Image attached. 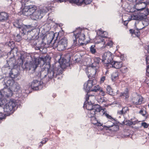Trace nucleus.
Returning a JSON list of instances; mask_svg holds the SVG:
<instances>
[{"mask_svg":"<svg viewBox=\"0 0 149 149\" xmlns=\"http://www.w3.org/2000/svg\"><path fill=\"white\" fill-rule=\"evenodd\" d=\"M21 21V20L20 19H17L15 20L13 24L14 26L19 29L22 28V25Z\"/></svg>","mask_w":149,"mask_h":149,"instance_id":"obj_31","label":"nucleus"},{"mask_svg":"<svg viewBox=\"0 0 149 149\" xmlns=\"http://www.w3.org/2000/svg\"><path fill=\"white\" fill-rule=\"evenodd\" d=\"M22 27V29L21 33V35L22 36H24L25 35L27 34L28 32L29 31L31 28V27L30 25H28V26L25 25L24 27Z\"/></svg>","mask_w":149,"mask_h":149,"instance_id":"obj_20","label":"nucleus"},{"mask_svg":"<svg viewBox=\"0 0 149 149\" xmlns=\"http://www.w3.org/2000/svg\"><path fill=\"white\" fill-rule=\"evenodd\" d=\"M107 92L109 95H113L115 94V92L110 85H108L106 88Z\"/></svg>","mask_w":149,"mask_h":149,"instance_id":"obj_35","label":"nucleus"},{"mask_svg":"<svg viewBox=\"0 0 149 149\" xmlns=\"http://www.w3.org/2000/svg\"><path fill=\"white\" fill-rule=\"evenodd\" d=\"M6 86L7 87L9 86L12 88L13 86H14L15 82L13 79H9L6 81L5 82Z\"/></svg>","mask_w":149,"mask_h":149,"instance_id":"obj_27","label":"nucleus"},{"mask_svg":"<svg viewBox=\"0 0 149 149\" xmlns=\"http://www.w3.org/2000/svg\"><path fill=\"white\" fill-rule=\"evenodd\" d=\"M119 128L118 125L113 124V125L109 128V130L111 132H116L119 130Z\"/></svg>","mask_w":149,"mask_h":149,"instance_id":"obj_37","label":"nucleus"},{"mask_svg":"<svg viewBox=\"0 0 149 149\" xmlns=\"http://www.w3.org/2000/svg\"><path fill=\"white\" fill-rule=\"evenodd\" d=\"M119 74L118 72H114L112 75V77L114 79L118 78Z\"/></svg>","mask_w":149,"mask_h":149,"instance_id":"obj_51","label":"nucleus"},{"mask_svg":"<svg viewBox=\"0 0 149 149\" xmlns=\"http://www.w3.org/2000/svg\"><path fill=\"white\" fill-rule=\"evenodd\" d=\"M47 64H49L50 66L49 69V70L47 71L48 78L51 79L54 77H56L58 73H57V71H56V68H55L54 65L51 66L50 63Z\"/></svg>","mask_w":149,"mask_h":149,"instance_id":"obj_8","label":"nucleus"},{"mask_svg":"<svg viewBox=\"0 0 149 149\" xmlns=\"http://www.w3.org/2000/svg\"><path fill=\"white\" fill-rule=\"evenodd\" d=\"M35 34V32L33 31V29H31L28 32L27 34V40H30L31 39L33 38V36H34Z\"/></svg>","mask_w":149,"mask_h":149,"instance_id":"obj_32","label":"nucleus"},{"mask_svg":"<svg viewBox=\"0 0 149 149\" xmlns=\"http://www.w3.org/2000/svg\"><path fill=\"white\" fill-rule=\"evenodd\" d=\"M33 90H38L41 89L43 87V82L37 80H33L31 86Z\"/></svg>","mask_w":149,"mask_h":149,"instance_id":"obj_9","label":"nucleus"},{"mask_svg":"<svg viewBox=\"0 0 149 149\" xmlns=\"http://www.w3.org/2000/svg\"><path fill=\"white\" fill-rule=\"evenodd\" d=\"M128 24V22L127 21H125L124 22V24L125 26H127Z\"/></svg>","mask_w":149,"mask_h":149,"instance_id":"obj_63","label":"nucleus"},{"mask_svg":"<svg viewBox=\"0 0 149 149\" xmlns=\"http://www.w3.org/2000/svg\"><path fill=\"white\" fill-rule=\"evenodd\" d=\"M113 44V42L112 41H110L109 42H108L107 43V44L106 45H107L108 46H111Z\"/></svg>","mask_w":149,"mask_h":149,"instance_id":"obj_60","label":"nucleus"},{"mask_svg":"<svg viewBox=\"0 0 149 149\" xmlns=\"http://www.w3.org/2000/svg\"><path fill=\"white\" fill-rule=\"evenodd\" d=\"M92 97V95H90L88 94H87L86 96V101L85 102L84 104V107H85L86 109L89 111L91 110L92 109L93 107V104L92 103L90 100V102L88 101L90 97Z\"/></svg>","mask_w":149,"mask_h":149,"instance_id":"obj_13","label":"nucleus"},{"mask_svg":"<svg viewBox=\"0 0 149 149\" xmlns=\"http://www.w3.org/2000/svg\"><path fill=\"white\" fill-rule=\"evenodd\" d=\"M141 125L144 128L149 127V124H148L146 122H142L141 123Z\"/></svg>","mask_w":149,"mask_h":149,"instance_id":"obj_55","label":"nucleus"},{"mask_svg":"<svg viewBox=\"0 0 149 149\" xmlns=\"http://www.w3.org/2000/svg\"><path fill=\"white\" fill-rule=\"evenodd\" d=\"M100 86L98 85H97L94 86L93 88H92L90 91H93L95 92H97V91H99L100 90Z\"/></svg>","mask_w":149,"mask_h":149,"instance_id":"obj_44","label":"nucleus"},{"mask_svg":"<svg viewBox=\"0 0 149 149\" xmlns=\"http://www.w3.org/2000/svg\"><path fill=\"white\" fill-rule=\"evenodd\" d=\"M68 40L64 37L60 40L58 42L56 46L57 49L59 51H61L65 49L67 46Z\"/></svg>","mask_w":149,"mask_h":149,"instance_id":"obj_7","label":"nucleus"},{"mask_svg":"<svg viewBox=\"0 0 149 149\" xmlns=\"http://www.w3.org/2000/svg\"><path fill=\"white\" fill-rule=\"evenodd\" d=\"M142 3H143L144 4H145V6H144L143 7V8H141L140 9H137V10H143L145 8L146 6V3L145 2H141V3H136V5H139L140 6H140V5H141V4Z\"/></svg>","mask_w":149,"mask_h":149,"instance_id":"obj_54","label":"nucleus"},{"mask_svg":"<svg viewBox=\"0 0 149 149\" xmlns=\"http://www.w3.org/2000/svg\"><path fill=\"white\" fill-rule=\"evenodd\" d=\"M13 94V92L10 88H4L0 91V95L2 97H10L12 96Z\"/></svg>","mask_w":149,"mask_h":149,"instance_id":"obj_12","label":"nucleus"},{"mask_svg":"<svg viewBox=\"0 0 149 149\" xmlns=\"http://www.w3.org/2000/svg\"><path fill=\"white\" fill-rule=\"evenodd\" d=\"M16 70V69L14 68L12 69L9 73L10 77L12 79L15 78L17 76V73H15V71Z\"/></svg>","mask_w":149,"mask_h":149,"instance_id":"obj_33","label":"nucleus"},{"mask_svg":"<svg viewBox=\"0 0 149 149\" xmlns=\"http://www.w3.org/2000/svg\"><path fill=\"white\" fill-rule=\"evenodd\" d=\"M97 81L95 79H89L85 83L84 85V89L87 93L90 91L93 86L96 84Z\"/></svg>","mask_w":149,"mask_h":149,"instance_id":"obj_6","label":"nucleus"},{"mask_svg":"<svg viewBox=\"0 0 149 149\" xmlns=\"http://www.w3.org/2000/svg\"><path fill=\"white\" fill-rule=\"evenodd\" d=\"M127 123L125 124V125H134L135 124L137 123L138 122L137 120L132 122L128 120V121H127Z\"/></svg>","mask_w":149,"mask_h":149,"instance_id":"obj_50","label":"nucleus"},{"mask_svg":"<svg viewBox=\"0 0 149 149\" xmlns=\"http://www.w3.org/2000/svg\"><path fill=\"white\" fill-rule=\"evenodd\" d=\"M139 113L143 116L146 117L147 116V113L146 110H144L143 109H141L139 111Z\"/></svg>","mask_w":149,"mask_h":149,"instance_id":"obj_48","label":"nucleus"},{"mask_svg":"<svg viewBox=\"0 0 149 149\" xmlns=\"http://www.w3.org/2000/svg\"><path fill=\"white\" fill-rule=\"evenodd\" d=\"M10 59L7 62L8 65L9 66L14 67L16 64V60L15 56L9 57Z\"/></svg>","mask_w":149,"mask_h":149,"instance_id":"obj_21","label":"nucleus"},{"mask_svg":"<svg viewBox=\"0 0 149 149\" xmlns=\"http://www.w3.org/2000/svg\"><path fill=\"white\" fill-rule=\"evenodd\" d=\"M96 113L93 110L91 109L88 111L87 113V116L90 118H92L95 117V116Z\"/></svg>","mask_w":149,"mask_h":149,"instance_id":"obj_40","label":"nucleus"},{"mask_svg":"<svg viewBox=\"0 0 149 149\" xmlns=\"http://www.w3.org/2000/svg\"><path fill=\"white\" fill-rule=\"evenodd\" d=\"M106 79V77L105 76H103L100 79V82L101 83H103L104 80Z\"/></svg>","mask_w":149,"mask_h":149,"instance_id":"obj_58","label":"nucleus"},{"mask_svg":"<svg viewBox=\"0 0 149 149\" xmlns=\"http://www.w3.org/2000/svg\"><path fill=\"white\" fill-rule=\"evenodd\" d=\"M30 64L29 70L32 69V70L34 71L38 67V64L37 63L36 61H30Z\"/></svg>","mask_w":149,"mask_h":149,"instance_id":"obj_28","label":"nucleus"},{"mask_svg":"<svg viewBox=\"0 0 149 149\" xmlns=\"http://www.w3.org/2000/svg\"><path fill=\"white\" fill-rule=\"evenodd\" d=\"M15 85L14 86H13L12 88H14L15 90V89L17 90H19L20 88V85L18 84L17 83H15L14 84Z\"/></svg>","mask_w":149,"mask_h":149,"instance_id":"obj_53","label":"nucleus"},{"mask_svg":"<svg viewBox=\"0 0 149 149\" xmlns=\"http://www.w3.org/2000/svg\"><path fill=\"white\" fill-rule=\"evenodd\" d=\"M128 70V68L125 66H122L120 68V71L122 73H126L127 72Z\"/></svg>","mask_w":149,"mask_h":149,"instance_id":"obj_43","label":"nucleus"},{"mask_svg":"<svg viewBox=\"0 0 149 149\" xmlns=\"http://www.w3.org/2000/svg\"><path fill=\"white\" fill-rule=\"evenodd\" d=\"M75 39L73 40V43L75 46H77V39L79 38V42L80 44H83L85 39V31L80 29H77L73 32Z\"/></svg>","mask_w":149,"mask_h":149,"instance_id":"obj_1","label":"nucleus"},{"mask_svg":"<svg viewBox=\"0 0 149 149\" xmlns=\"http://www.w3.org/2000/svg\"><path fill=\"white\" fill-rule=\"evenodd\" d=\"M4 104L3 100H2L0 98V106L3 105Z\"/></svg>","mask_w":149,"mask_h":149,"instance_id":"obj_62","label":"nucleus"},{"mask_svg":"<svg viewBox=\"0 0 149 149\" xmlns=\"http://www.w3.org/2000/svg\"><path fill=\"white\" fill-rule=\"evenodd\" d=\"M64 31L62 30V31H60L58 33H49L47 35V39L48 42L49 43H52L53 40H54V43H56V41H57L58 38L63 35Z\"/></svg>","mask_w":149,"mask_h":149,"instance_id":"obj_4","label":"nucleus"},{"mask_svg":"<svg viewBox=\"0 0 149 149\" xmlns=\"http://www.w3.org/2000/svg\"><path fill=\"white\" fill-rule=\"evenodd\" d=\"M123 65V63L121 61H113L111 64V67L118 69L121 67Z\"/></svg>","mask_w":149,"mask_h":149,"instance_id":"obj_19","label":"nucleus"},{"mask_svg":"<svg viewBox=\"0 0 149 149\" xmlns=\"http://www.w3.org/2000/svg\"><path fill=\"white\" fill-rule=\"evenodd\" d=\"M99 35L103 38H107L108 36V33L105 31H99Z\"/></svg>","mask_w":149,"mask_h":149,"instance_id":"obj_41","label":"nucleus"},{"mask_svg":"<svg viewBox=\"0 0 149 149\" xmlns=\"http://www.w3.org/2000/svg\"><path fill=\"white\" fill-rule=\"evenodd\" d=\"M93 110L97 113L100 112L102 110V108L99 105L96 104L93 106Z\"/></svg>","mask_w":149,"mask_h":149,"instance_id":"obj_34","label":"nucleus"},{"mask_svg":"<svg viewBox=\"0 0 149 149\" xmlns=\"http://www.w3.org/2000/svg\"><path fill=\"white\" fill-rule=\"evenodd\" d=\"M23 14L24 15L27 16H30V18L32 14L31 12L28 10L27 6H25L24 7L23 10Z\"/></svg>","mask_w":149,"mask_h":149,"instance_id":"obj_29","label":"nucleus"},{"mask_svg":"<svg viewBox=\"0 0 149 149\" xmlns=\"http://www.w3.org/2000/svg\"><path fill=\"white\" fill-rule=\"evenodd\" d=\"M46 142V140H42V141H41L40 142L39 144V146H42L43 144L45 143Z\"/></svg>","mask_w":149,"mask_h":149,"instance_id":"obj_57","label":"nucleus"},{"mask_svg":"<svg viewBox=\"0 0 149 149\" xmlns=\"http://www.w3.org/2000/svg\"><path fill=\"white\" fill-rule=\"evenodd\" d=\"M144 27L142 28H136L135 29L133 30V29H130L129 30V32L132 35V36L134 37H137L139 38L140 35V30H141Z\"/></svg>","mask_w":149,"mask_h":149,"instance_id":"obj_18","label":"nucleus"},{"mask_svg":"<svg viewBox=\"0 0 149 149\" xmlns=\"http://www.w3.org/2000/svg\"><path fill=\"white\" fill-rule=\"evenodd\" d=\"M9 18L8 14L5 12L0 13V22H3L8 19Z\"/></svg>","mask_w":149,"mask_h":149,"instance_id":"obj_22","label":"nucleus"},{"mask_svg":"<svg viewBox=\"0 0 149 149\" xmlns=\"http://www.w3.org/2000/svg\"><path fill=\"white\" fill-rule=\"evenodd\" d=\"M120 96L125 99L128 98L129 97V90L126 88L124 92L120 93Z\"/></svg>","mask_w":149,"mask_h":149,"instance_id":"obj_23","label":"nucleus"},{"mask_svg":"<svg viewBox=\"0 0 149 149\" xmlns=\"http://www.w3.org/2000/svg\"><path fill=\"white\" fill-rule=\"evenodd\" d=\"M129 110V109L127 107H123L121 110L118 111V113L120 115H122L125 114L127 111Z\"/></svg>","mask_w":149,"mask_h":149,"instance_id":"obj_39","label":"nucleus"},{"mask_svg":"<svg viewBox=\"0 0 149 149\" xmlns=\"http://www.w3.org/2000/svg\"><path fill=\"white\" fill-rule=\"evenodd\" d=\"M29 40L30 41L29 43L33 47H35V48L36 50H40L41 53L43 54L44 53V52H43V50L46 48V44L45 43L42 42L38 46H36L37 43V42L38 41L37 40L32 38L30 40Z\"/></svg>","mask_w":149,"mask_h":149,"instance_id":"obj_5","label":"nucleus"},{"mask_svg":"<svg viewBox=\"0 0 149 149\" xmlns=\"http://www.w3.org/2000/svg\"><path fill=\"white\" fill-rule=\"evenodd\" d=\"M49 64H46L44 66V70H42L39 72L38 75V77L41 79L42 77L47 76V74H46L47 71L49 70Z\"/></svg>","mask_w":149,"mask_h":149,"instance_id":"obj_17","label":"nucleus"},{"mask_svg":"<svg viewBox=\"0 0 149 149\" xmlns=\"http://www.w3.org/2000/svg\"><path fill=\"white\" fill-rule=\"evenodd\" d=\"M100 92V94L102 96H104L105 94V92L104 91L102 88H100V90H99Z\"/></svg>","mask_w":149,"mask_h":149,"instance_id":"obj_56","label":"nucleus"},{"mask_svg":"<svg viewBox=\"0 0 149 149\" xmlns=\"http://www.w3.org/2000/svg\"><path fill=\"white\" fill-rule=\"evenodd\" d=\"M17 105L16 101L15 100L11 99L4 106V111L6 114L10 115L15 111V108Z\"/></svg>","mask_w":149,"mask_h":149,"instance_id":"obj_2","label":"nucleus"},{"mask_svg":"<svg viewBox=\"0 0 149 149\" xmlns=\"http://www.w3.org/2000/svg\"><path fill=\"white\" fill-rule=\"evenodd\" d=\"M144 16L143 15L139 16H138L136 15H132L131 16V20H136L138 23H139V20H142L144 18Z\"/></svg>","mask_w":149,"mask_h":149,"instance_id":"obj_30","label":"nucleus"},{"mask_svg":"<svg viewBox=\"0 0 149 149\" xmlns=\"http://www.w3.org/2000/svg\"><path fill=\"white\" fill-rule=\"evenodd\" d=\"M113 55L110 52H105L102 56V61L106 64L107 68L111 67V64L113 62Z\"/></svg>","mask_w":149,"mask_h":149,"instance_id":"obj_3","label":"nucleus"},{"mask_svg":"<svg viewBox=\"0 0 149 149\" xmlns=\"http://www.w3.org/2000/svg\"><path fill=\"white\" fill-rule=\"evenodd\" d=\"M27 6L28 10L31 12L32 14L36 10L37 7L34 5H29Z\"/></svg>","mask_w":149,"mask_h":149,"instance_id":"obj_38","label":"nucleus"},{"mask_svg":"<svg viewBox=\"0 0 149 149\" xmlns=\"http://www.w3.org/2000/svg\"><path fill=\"white\" fill-rule=\"evenodd\" d=\"M30 62H26L24 64V65L23 67L24 68L26 69H28L29 70V68L30 67Z\"/></svg>","mask_w":149,"mask_h":149,"instance_id":"obj_52","label":"nucleus"},{"mask_svg":"<svg viewBox=\"0 0 149 149\" xmlns=\"http://www.w3.org/2000/svg\"><path fill=\"white\" fill-rule=\"evenodd\" d=\"M12 44H13L12 47L13 48L11 47V50L10 52L8 53L7 55L8 57H9L10 55H11V54H12V56H15V54L17 55V53L18 52V49L17 47H15V44L13 41L10 42L8 44V45L9 46H10Z\"/></svg>","mask_w":149,"mask_h":149,"instance_id":"obj_14","label":"nucleus"},{"mask_svg":"<svg viewBox=\"0 0 149 149\" xmlns=\"http://www.w3.org/2000/svg\"><path fill=\"white\" fill-rule=\"evenodd\" d=\"M92 0H69L70 3H75L78 5H81L84 3L86 4H90Z\"/></svg>","mask_w":149,"mask_h":149,"instance_id":"obj_16","label":"nucleus"},{"mask_svg":"<svg viewBox=\"0 0 149 149\" xmlns=\"http://www.w3.org/2000/svg\"><path fill=\"white\" fill-rule=\"evenodd\" d=\"M44 13L41 10H36L31 15V18L33 20H37L42 18Z\"/></svg>","mask_w":149,"mask_h":149,"instance_id":"obj_10","label":"nucleus"},{"mask_svg":"<svg viewBox=\"0 0 149 149\" xmlns=\"http://www.w3.org/2000/svg\"><path fill=\"white\" fill-rule=\"evenodd\" d=\"M146 72H147L146 75L148 76H149V75H148V74H149V65H148L147 66Z\"/></svg>","mask_w":149,"mask_h":149,"instance_id":"obj_61","label":"nucleus"},{"mask_svg":"<svg viewBox=\"0 0 149 149\" xmlns=\"http://www.w3.org/2000/svg\"><path fill=\"white\" fill-rule=\"evenodd\" d=\"M59 56L60 58L58 59V60L60 67L62 68H64L65 66V63H66V61L65 58H62L61 55L59 54Z\"/></svg>","mask_w":149,"mask_h":149,"instance_id":"obj_24","label":"nucleus"},{"mask_svg":"<svg viewBox=\"0 0 149 149\" xmlns=\"http://www.w3.org/2000/svg\"><path fill=\"white\" fill-rule=\"evenodd\" d=\"M146 64H149V55L146 56Z\"/></svg>","mask_w":149,"mask_h":149,"instance_id":"obj_59","label":"nucleus"},{"mask_svg":"<svg viewBox=\"0 0 149 149\" xmlns=\"http://www.w3.org/2000/svg\"><path fill=\"white\" fill-rule=\"evenodd\" d=\"M91 121L92 124L95 126H101L102 125V124L99 122L95 117L91 118Z\"/></svg>","mask_w":149,"mask_h":149,"instance_id":"obj_26","label":"nucleus"},{"mask_svg":"<svg viewBox=\"0 0 149 149\" xmlns=\"http://www.w3.org/2000/svg\"><path fill=\"white\" fill-rule=\"evenodd\" d=\"M105 116L108 119V120H111L112 122H115V120L110 115H109L107 113H104Z\"/></svg>","mask_w":149,"mask_h":149,"instance_id":"obj_45","label":"nucleus"},{"mask_svg":"<svg viewBox=\"0 0 149 149\" xmlns=\"http://www.w3.org/2000/svg\"><path fill=\"white\" fill-rule=\"evenodd\" d=\"M94 62L93 63L92 65V67L94 68L97 67L98 68L99 66V63L100 62V59L98 57H94Z\"/></svg>","mask_w":149,"mask_h":149,"instance_id":"obj_25","label":"nucleus"},{"mask_svg":"<svg viewBox=\"0 0 149 149\" xmlns=\"http://www.w3.org/2000/svg\"><path fill=\"white\" fill-rule=\"evenodd\" d=\"M132 100L133 104L135 105H141L144 102V98L141 96L134 97Z\"/></svg>","mask_w":149,"mask_h":149,"instance_id":"obj_15","label":"nucleus"},{"mask_svg":"<svg viewBox=\"0 0 149 149\" xmlns=\"http://www.w3.org/2000/svg\"><path fill=\"white\" fill-rule=\"evenodd\" d=\"M24 61V59L21 58H18L17 60V62H16V65L18 66L19 67L22 66L23 65Z\"/></svg>","mask_w":149,"mask_h":149,"instance_id":"obj_42","label":"nucleus"},{"mask_svg":"<svg viewBox=\"0 0 149 149\" xmlns=\"http://www.w3.org/2000/svg\"><path fill=\"white\" fill-rule=\"evenodd\" d=\"M95 45H93L90 47V51L92 54H95L96 52V50L95 48Z\"/></svg>","mask_w":149,"mask_h":149,"instance_id":"obj_49","label":"nucleus"},{"mask_svg":"<svg viewBox=\"0 0 149 149\" xmlns=\"http://www.w3.org/2000/svg\"><path fill=\"white\" fill-rule=\"evenodd\" d=\"M115 122H112L111 120H108L106 123V127L108 128V129L110 128L111 126L113 125V124H115Z\"/></svg>","mask_w":149,"mask_h":149,"instance_id":"obj_46","label":"nucleus"},{"mask_svg":"<svg viewBox=\"0 0 149 149\" xmlns=\"http://www.w3.org/2000/svg\"><path fill=\"white\" fill-rule=\"evenodd\" d=\"M8 2H10V3L11 4L13 1V0H6Z\"/></svg>","mask_w":149,"mask_h":149,"instance_id":"obj_64","label":"nucleus"},{"mask_svg":"<svg viewBox=\"0 0 149 149\" xmlns=\"http://www.w3.org/2000/svg\"><path fill=\"white\" fill-rule=\"evenodd\" d=\"M98 68L91 67L88 69L86 73L89 79H95V77L97 72V70Z\"/></svg>","mask_w":149,"mask_h":149,"instance_id":"obj_11","label":"nucleus"},{"mask_svg":"<svg viewBox=\"0 0 149 149\" xmlns=\"http://www.w3.org/2000/svg\"><path fill=\"white\" fill-rule=\"evenodd\" d=\"M41 80H42V82L45 83H47L50 80H51L49 78H48V76H47L45 77H42V79H41Z\"/></svg>","mask_w":149,"mask_h":149,"instance_id":"obj_47","label":"nucleus"},{"mask_svg":"<svg viewBox=\"0 0 149 149\" xmlns=\"http://www.w3.org/2000/svg\"><path fill=\"white\" fill-rule=\"evenodd\" d=\"M95 41L96 44H99L101 42H103L104 45L105 44L104 39L100 36V35L96 37V40Z\"/></svg>","mask_w":149,"mask_h":149,"instance_id":"obj_36","label":"nucleus"}]
</instances>
